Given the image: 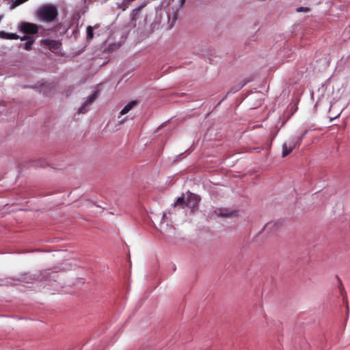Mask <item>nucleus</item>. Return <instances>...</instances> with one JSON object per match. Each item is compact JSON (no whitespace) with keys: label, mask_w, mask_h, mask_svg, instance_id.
Segmentation results:
<instances>
[{"label":"nucleus","mask_w":350,"mask_h":350,"mask_svg":"<svg viewBox=\"0 0 350 350\" xmlns=\"http://www.w3.org/2000/svg\"><path fill=\"white\" fill-rule=\"evenodd\" d=\"M104 1H106L107 0H103Z\"/></svg>","instance_id":"obj_19"},{"label":"nucleus","mask_w":350,"mask_h":350,"mask_svg":"<svg viewBox=\"0 0 350 350\" xmlns=\"http://www.w3.org/2000/svg\"><path fill=\"white\" fill-rule=\"evenodd\" d=\"M143 6H139L137 8H135V10H133L132 12V14H131V22L133 23V25L134 27H135L136 25V23H134L137 18V15L139 13V12L141 11V10L142 9Z\"/></svg>","instance_id":"obj_13"},{"label":"nucleus","mask_w":350,"mask_h":350,"mask_svg":"<svg viewBox=\"0 0 350 350\" xmlns=\"http://www.w3.org/2000/svg\"><path fill=\"white\" fill-rule=\"evenodd\" d=\"M20 30L24 33L35 34L38 31V27L33 23L23 22L20 25Z\"/></svg>","instance_id":"obj_4"},{"label":"nucleus","mask_w":350,"mask_h":350,"mask_svg":"<svg viewBox=\"0 0 350 350\" xmlns=\"http://www.w3.org/2000/svg\"><path fill=\"white\" fill-rule=\"evenodd\" d=\"M19 38L22 40V41H24V40H27L28 41L29 40H31L33 39L31 37L29 36H24L23 37H20L19 36Z\"/></svg>","instance_id":"obj_17"},{"label":"nucleus","mask_w":350,"mask_h":350,"mask_svg":"<svg viewBox=\"0 0 350 350\" xmlns=\"http://www.w3.org/2000/svg\"><path fill=\"white\" fill-rule=\"evenodd\" d=\"M309 8H306V7H299L297 8V12H309Z\"/></svg>","instance_id":"obj_16"},{"label":"nucleus","mask_w":350,"mask_h":350,"mask_svg":"<svg viewBox=\"0 0 350 350\" xmlns=\"http://www.w3.org/2000/svg\"><path fill=\"white\" fill-rule=\"evenodd\" d=\"M97 92H94L89 98L84 103V104L79 109V112L84 113L88 110L86 109V107L90 104H92L94 100L97 97Z\"/></svg>","instance_id":"obj_7"},{"label":"nucleus","mask_w":350,"mask_h":350,"mask_svg":"<svg viewBox=\"0 0 350 350\" xmlns=\"http://www.w3.org/2000/svg\"><path fill=\"white\" fill-rule=\"evenodd\" d=\"M99 25H96L94 27L88 26L87 27V40L88 41L91 40L94 38V30L97 29Z\"/></svg>","instance_id":"obj_11"},{"label":"nucleus","mask_w":350,"mask_h":350,"mask_svg":"<svg viewBox=\"0 0 350 350\" xmlns=\"http://www.w3.org/2000/svg\"><path fill=\"white\" fill-rule=\"evenodd\" d=\"M0 38L7 40H17L19 38V36L14 33H7L3 31H0Z\"/></svg>","instance_id":"obj_9"},{"label":"nucleus","mask_w":350,"mask_h":350,"mask_svg":"<svg viewBox=\"0 0 350 350\" xmlns=\"http://www.w3.org/2000/svg\"><path fill=\"white\" fill-rule=\"evenodd\" d=\"M41 43L42 45L49 47L51 50H57L61 46V43L59 41L51 39H43L41 40Z\"/></svg>","instance_id":"obj_5"},{"label":"nucleus","mask_w":350,"mask_h":350,"mask_svg":"<svg viewBox=\"0 0 350 350\" xmlns=\"http://www.w3.org/2000/svg\"><path fill=\"white\" fill-rule=\"evenodd\" d=\"M215 213L217 216L228 217L237 215V211H230L226 208H221L216 209Z\"/></svg>","instance_id":"obj_6"},{"label":"nucleus","mask_w":350,"mask_h":350,"mask_svg":"<svg viewBox=\"0 0 350 350\" xmlns=\"http://www.w3.org/2000/svg\"><path fill=\"white\" fill-rule=\"evenodd\" d=\"M200 200L201 199L199 196L192 193H189L186 199L185 206L191 209V212H193L198 208Z\"/></svg>","instance_id":"obj_3"},{"label":"nucleus","mask_w":350,"mask_h":350,"mask_svg":"<svg viewBox=\"0 0 350 350\" xmlns=\"http://www.w3.org/2000/svg\"><path fill=\"white\" fill-rule=\"evenodd\" d=\"M138 104L137 100H132L129 102L120 111V115L123 116L129 113Z\"/></svg>","instance_id":"obj_8"},{"label":"nucleus","mask_w":350,"mask_h":350,"mask_svg":"<svg viewBox=\"0 0 350 350\" xmlns=\"http://www.w3.org/2000/svg\"><path fill=\"white\" fill-rule=\"evenodd\" d=\"M185 204H186V200H185V197L183 196L178 197L176 199V200L173 204V206L174 207L180 206L181 208H185L186 206Z\"/></svg>","instance_id":"obj_12"},{"label":"nucleus","mask_w":350,"mask_h":350,"mask_svg":"<svg viewBox=\"0 0 350 350\" xmlns=\"http://www.w3.org/2000/svg\"><path fill=\"white\" fill-rule=\"evenodd\" d=\"M34 42V40L33 39H31V40H29L28 41H27V42L24 44V46L23 48L25 49V50H30L31 49V46L33 44V43Z\"/></svg>","instance_id":"obj_14"},{"label":"nucleus","mask_w":350,"mask_h":350,"mask_svg":"<svg viewBox=\"0 0 350 350\" xmlns=\"http://www.w3.org/2000/svg\"><path fill=\"white\" fill-rule=\"evenodd\" d=\"M37 16L40 21L45 22L53 21L57 16V9L51 5L41 7L37 12Z\"/></svg>","instance_id":"obj_1"},{"label":"nucleus","mask_w":350,"mask_h":350,"mask_svg":"<svg viewBox=\"0 0 350 350\" xmlns=\"http://www.w3.org/2000/svg\"><path fill=\"white\" fill-rule=\"evenodd\" d=\"M28 0H15L14 1H13L11 7L12 8H15L16 6H18L19 5L27 1Z\"/></svg>","instance_id":"obj_15"},{"label":"nucleus","mask_w":350,"mask_h":350,"mask_svg":"<svg viewBox=\"0 0 350 350\" xmlns=\"http://www.w3.org/2000/svg\"><path fill=\"white\" fill-rule=\"evenodd\" d=\"M340 113H339L338 115L335 116L334 117H331V118H330V120L332 121V120H333L334 119H335V118H336L339 117V116H340Z\"/></svg>","instance_id":"obj_18"},{"label":"nucleus","mask_w":350,"mask_h":350,"mask_svg":"<svg viewBox=\"0 0 350 350\" xmlns=\"http://www.w3.org/2000/svg\"><path fill=\"white\" fill-rule=\"evenodd\" d=\"M185 3V0H178L177 4L175 5V7L172 8L174 14V19H176L178 12H179L180 10H181L183 8Z\"/></svg>","instance_id":"obj_10"},{"label":"nucleus","mask_w":350,"mask_h":350,"mask_svg":"<svg viewBox=\"0 0 350 350\" xmlns=\"http://www.w3.org/2000/svg\"><path fill=\"white\" fill-rule=\"evenodd\" d=\"M308 133V131H306L301 136L297 137L292 138L288 142H285L282 145V157H285L288 155L296 147L299 146L304 136Z\"/></svg>","instance_id":"obj_2"}]
</instances>
